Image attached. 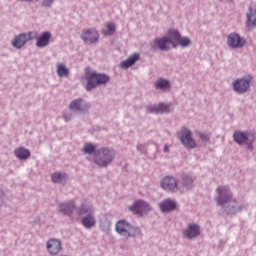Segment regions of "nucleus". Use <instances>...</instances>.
Returning a JSON list of instances; mask_svg holds the SVG:
<instances>
[{
	"label": "nucleus",
	"instance_id": "nucleus-1",
	"mask_svg": "<svg viewBox=\"0 0 256 256\" xmlns=\"http://www.w3.org/2000/svg\"><path fill=\"white\" fill-rule=\"evenodd\" d=\"M189 47L191 45V39L189 37L181 36V33L177 29H169L167 31V36L161 38H155L150 42L151 51H171L177 49V46Z\"/></svg>",
	"mask_w": 256,
	"mask_h": 256
},
{
	"label": "nucleus",
	"instance_id": "nucleus-2",
	"mask_svg": "<svg viewBox=\"0 0 256 256\" xmlns=\"http://www.w3.org/2000/svg\"><path fill=\"white\" fill-rule=\"evenodd\" d=\"M215 193L214 201L218 207H222L226 215H236V213H240L245 207L241 201H237V199L233 198V192H231L229 186H218Z\"/></svg>",
	"mask_w": 256,
	"mask_h": 256
},
{
	"label": "nucleus",
	"instance_id": "nucleus-3",
	"mask_svg": "<svg viewBox=\"0 0 256 256\" xmlns=\"http://www.w3.org/2000/svg\"><path fill=\"white\" fill-rule=\"evenodd\" d=\"M115 231L120 237H124V239H135V237L141 235V228L139 226H133L127 220L117 221Z\"/></svg>",
	"mask_w": 256,
	"mask_h": 256
},
{
	"label": "nucleus",
	"instance_id": "nucleus-4",
	"mask_svg": "<svg viewBox=\"0 0 256 256\" xmlns=\"http://www.w3.org/2000/svg\"><path fill=\"white\" fill-rule=\"evenodd\" d=\"M115 159V150L109 147L98 148L95 152V157L93 158V162L97 167L104 169L105 167H109L113 160Z\"/></svg>",
	"mask_w": 256,
	"mask_h": 256
},
{
	"label": "nucleus",
	"instance_id": "nucleus-5",
	"mask_svg": "<svg viewBox=\"0 0 256 256\" xmlns=\"http://www.w3.org/2000/svg\"><path fill=\"white\" fill-rule=\"evenodd\" d=\"M251 83H253V76L245 75L240 78H236L232 82V90L236 95H245L251 91Z\"/></svg>",
	"mask_w": 256,
	"mask_h": 256
},
{
	"label": "nucleus",
	"instance_id": "nucleus-6",
	"mask_svg": "<svg viewBox=\"0 0 256 256\" xmlns=\"http://www.w3.org/2000/svg\"><path fill=\"white\" fill-rule=\"evenodd\" d=\"M109 75L103 73L92 72L86 77V91H93L99 85H107L109 83Z\"/></svg>",
	"mask_w": 256,
	"mask_h": 256
},
{
	"label": "nucleus",
	"instance_id": "nucleus-7",
	"mask_svg": "<svg viewBox=\"0 0 256 256\" xmlns=\"http://www.w3.org/2000/svg\"><path fill=\"white\" fill-rule=\"evenodd\" d=\"M37 38V32H27V33H21L16 36H14L13 40L11 41L12 47L14 49H23L24 45H27L29 41H33V39Z\"/></svg>",
	"mask_w": 256,
	"mask_h": 256
},
{
	"label": "nucleus",
	"instance_id": "nucleus-8",
	"mask_svg": "<svg viewBox=\"0 0 256 256\" xmlns=\"http://www.w3.org/2000/svg\"><path fill=\"white\" fill-rule=\"evenodd\" d=\"M177 137L186 149H195L197 147V143H195V140L191 137V130H189V128L183 127L177 133Z\"/></svg>",
	"mask_w": 256,
	"mask_h": 256
},
{
	"label": "nucleus",
	"instance_id": "nucleus-9",
	"mask_svg": "<svg viewBox=\"0 0 256 256\" xmlns=\"http://www.w3.org/2000/svg\"><path fill=\"white\" fill-rule=\"evenodd\" d=\"M129 211L133 213L134 215H138V217H143V215H147L151 209L150 203L145 202L144 200H136L133 205H131L129 208Z\"/></svg>",
	"mask_w": 256,
	"mask_h": 256
},
{
	"label": "nucleus",
	"instance_id": "nucleus-10",
	"mask_svg": "<svg viewBox=\"0 0 256 256\" xmlns=\"http://www.w3.org/2000/svg\"><path fill=\"white\" fill-rule=\"evenodd\" d=\"M226 43L230 49H243L247 45V40L241 37L237 32L228 34Z\"/></svg>",
	"mask_w": 256,
	"mask_h": 256
},
{
	"label": "nucleus",
	"instance_id": "nucleus-11",
	"mask_svg": "<svg viewBox=\"0 0 256 256\" xmlns=\"http://www.w3.org/2000/svg\"><path fill=\"white\" fill-rule=\"evenodd\" d=\"M160 187L167 193H177L179 191V182L173 176H165L161 179Z\"/></svg>",
	"mask_w": 256,
	"mask_h": 256
},
{
	"label": "nucleus",
	"instance_id": "nucleus-12",
	"mask_svg": "<svg viewBox=\"0 0 256 256\" xmlns=\"http://www.w3.org/2000/svg\"><path fill=\"white\" fill-rule=\"evenodd\" d=\"M46 251L51 256H58L63 252V241L57 238H49L46 241Z\"/></svg>",
	"mask_w": 256,
	"mask_h": 256
},
{
	"label": "nucleus",
	"instance_id": "nucleus-13",
	"mask_svg": "<svg viewBox=\"0 0 256 256\" xmlns=\"http://www.w3.org/2000/svg\"><path fill=\"white\" fill-rule=\"evenodd\" d=\"M184 239H197L201 235V226L197 223H189L182 231Z\"/></svg>",
	"mask_w": 256,
	"mask_h": 256
},
{
	"label": "nucleus",
	"instance_id": "nucleus-14",
	"mask_svg": "<svg viewBox=\"0 0 256 256\" xmlns=\"http://www.w3.org/2000/svg\"><path fill=\"white\" fill-rule=\"evenodd\" d=\"M90 107L89 103L82 98H77L69 104L70 111H74V113H87Z\"/></svg>",
	"mask_w": 256,
	"mask_h": 256
},
{
	"label": "nucleus",
	"instance_id": "nucleus-15",
	"mask_svg": "<svg viewBox=\"0 0 256 256\" xmlns=\"http://www.w3.org/2000/svg\"><path fill=\"white\" fill-rule=\"evenodd\" d=\"M253 136H255L253 132L236 130L233 133V141L237 143V145H245Z\"/></svg>",
	"mask_w": 256,
	"mask_h": 256
},
{
	"label": "nucleus",
	"instance_id": "nucleus-16",
	"mask_svg": "<svg viewBox=\"0 0 256 256\" xmlns=\"http://www.w3.org/2000/svg\"><path fill=\"white\" fill-rule=\"evenodd\" d=\"M81 39L82 41H84V43H87L88 45H93L94 43H97V41H99V32H97L95 28L84 30L81 35Z\"/></svg>",
	"mask_w": 256,
	"mask_h": 256
},
{
	"label": "nucleus",
	"instance_id": "nucleus-17",
	"mask_svg": "<svg viewBox=\"0 0 256 256\" xmlns=\"http://www.w3.org/2000/svg\"><path fill=\"white\" fill-rule=\"evenodd\" d=\"M76 205L74 201L62 202L58 205V212L65 217H73L76 212Z\"/></svg>",
	"mask_w": 256,
	"mask_h": 256
},
{
	"label": "nucleus",
	"instance_id": "nucleus-18",
	"mask_svg": "<svg viewBox=\"0 0 256 256\" xmlns=\"http://www.w3.org/2000/svg\"><path fill=\"white\" fill-rule=\"evenodd\" d=\"M158 207L162 213H171L177 209V202L171 198H166L159 203Z\"/></svg>",
	"mask_w": 256,
	"mask_h": 256
},
{
	"label": "nucleus",
	"instance_id": "nucleus-19",
	"mask_svg": "<svg viewBox=\"0 0 256 256\" xmlns=\"http://www.w3.org/2000/svg\"><path fill=\"white\" fill-rule=\"evenodd\" d=\"M76 215L78 217H85L95 213V208L89 203H82L79 207L76 206Z\"/></svg>",
	"mask_w": 256,
	"mask_h": 256
},
{
	"label": "nucleus",
	"instance_id": "nucleus-20",
	"mask_svg": "<svg viewBox=\"0 0 256 256\" xmlns=\"http://www.w3.org/2000/svg\"><path fill=\"white\" fill-rule=\"evenodd\" d=\"M36 47L43 48L49 45V41H51V32H42L40 36H37L36 32Z\"/></svg>",
	"mask_w": 256,
	"mask_h": 256
},
{
	"label": "nucleus",
	"instance_id": "nucleus-21",
	"mask_svg": "<svg viewBox=\"0 0 256 256\" xmlns=\"http://www.w3.org/2000/svg\"><path fill=\"white\" fill-rule=\"evenodd\" d=\"M246 17V26L248 29H253L256 26V10L250 7L246 13Z\"/></svg>",
	"mask_w": 256,
	"mask_h": 256
},
{
	"label": "nucleus",
	"instance_id": "nucleus-22",
	"mask_svg": "<svg viewBox=\"0 0 256 256\" xmlns=\"http://www.w3.org/2000/svg\"><path fill=\"white\" fill-rule=\"evenodd\" d=\"M14 155L20 161H25L31 157V152L25 147H19L14 150Z\"/></svg>",
	"mask_w": 256,
	"mask_h": 256
},
{
	"label": "nucleus",
	"instance_id": "nucleus-23",
	"mask_svg": "<svg viewBox=\"0 0 256 256\" xmlns=\"http://www.w3.org/2000/svg\"><path fill=\"white\" fill-rule=\"evenodd\" d=\"M96 220H95V215L94 214H88L81 219V225L85 229H93L95 226Z\"/></svg>",
	"mask_w": 256,
	"mask_h": 256
},
{
	"label": "nucleus",
	"instance_id": "nucleus-24",
	"mask_svg": "<svg viewBox=\"0 0 256 256\" xmlns=\"http://www.w3.org/2000/svg\"><path fill=\"white\" fill-rule=\"evenodd\" d=\"M138 59H139V53H135L129 56L126 60L122 61L120 63V66L122 69H129V67H132V65H135V63H137Z\"/></svg>",
	"mask_w": 256,
	"mask_h": 256
},
{
	"label": "nucleus",
	"instance_id": "nucleus-25",
	"mask_svg": "<svg viewBox=\"0 0 256 256\" xmlns=\"http://www.w3.org/2000/svg\"><path fill=\"white\" fill-rule=\"evenodd\" d=\"M155 89H160L161 91H165V89H169L171 87V82L167 79L159 78L154 83Z\"/></svg>",
	"mask_w": 256,
	"mask_h": 256
},
{
	"label": "nucleus",
	"instance_id": "nucleus-26",
	"mask_svg": "<svg viewBox=\"0 0 256 256\" xmlns=\"http://www.w3.org/2000/svg\"><path fill=\"white\" fill-rule=\"evenodd\" d=\"M51 179L53 183L63 184L67 181V174L56 172L51 175Z\"/></svg>",
	"mask_w": 256,
	"mask_h": 256
},
{
	"label": "nucleus",
	"instance_id": "nucleus-27",
	"mask_svg": "<svg viewBox=\"0 0 256 256\" xmlns=\"http://www.w3.org/2000/svg\"><path fill=\"white\" fill-rule=\"evenodd\" d=\"M56 69L58 77H67L69 75V69L64 64H57Z\"/></svg>",
	"mask_w": 256,
	"mask_h": 256
},
{
	"label": "nucleus",
	"instance_id": "nucleus-28",
	"mask_svg": "<svg viewBox=\"0 0 256 256\" xmlns=\"http://www.w3.org/2000/svg\"><path fill=\"white\" fill-rule=\"evenodd\" d=\"M84 155H94L97 153V149H95V145L92 143H86L82 149Z\"/></svg>",
	"mask_w": 256,
	"mask_h": 256
},
{
	"label": "nucleus",
	"instance_id": "nucleus-29",
	"mask_svg": "<svg viewBox=\"0 0 256 256\" xmlns=\"http://www.w3.org/2000/svg\"><path fill=\"white\" fill-rule=\"evenodd\" d=\"M193 177L190 175H184L182 177V185L185 189H192L193 188Z\"/></svg>",
	"mask_w": 256,
	"mask_h": 256
},
{
	"label": "nucleus",
	"instance_id": "nucleus-30",
	"mask_svg": "<svg viewBox=\"0 0 256 256\" xmlns=\"http://www.w3.org/2000/svg\"><path fill=\"white\" fill-rule=\"evenodd\" d=\"M116 31L115 23L107 22L106 30H102L103 35H113Z\"/></svg>",
	"mask_w": 256,
	"mask_h": 256
},
{
	"label": "nucleus",
	"instance_id": "nucleus-31",
	"mask_svg": "<svg viewBox=\"0 0 256 256\" xmlns=\"http://www.w3.org/2000/svg\"><path fill=\"white\" fill-rule=\"evenodd\" d=\"M163 113H171V104L159 103L158 104V115Z\"/></svg>",
	"mask_w": 256,
	"mask_h": 256
},
{
	"label": "nucleus",
	"instance_id": "nucleus-32",
	"mask_svg": "<svg viewBox=\"0 0 256 256\" xmlns=\"http://www.w3.org/2000/svg\"><path fill=\"white\" fill-rule=\"evenodd\" d=\"M146 113L159 115L158 104H149L148 106H146Z\"/></svg>",
	"mask_w": 256,
	"mask_h": 256
},
{
	"label": "nucleus",
	"instance_id": "nucleus-33",
	"mask_svg": "<svg viewBox=\"0 0 256 256\" xmlns=\"http://www.w3.org/2000/svg\"><path fill=\"white\" fill-rule=\"evenodd\" d=\"M197 135H198L200 141H202V143H208V141L211 139L209 134H207V133L197 132Z\"/></svg>",
	"mask_w": 256,
	"mask_h": 256
},
{
	"label": "nucleus",
	"instance_id": "nucleus-34",
	"mask_svg": "<svg viewBox=\"0 0 256 256\" xmlns=\"http://www.w3.org/2000/svg\"><path fill=\"white\" fill-rule=\"evenodd\" d=\"M253 143H255V135L251 138L250 141H247L244 143V145H246V149H248V151H253Z\"/></svg>",
	"mask_w": 256,
	"mask_h": 256
},
{
	"label": "nucleus",
	"instance_id": "nucleus-35",
	"mask_svg": "<svg viewBox=\"0 0 256 256\" xmlns=\"http://www.w3.org/2000/svg\"><path fill=\"white\" fill-rule=\"evenodd\" d=\"M55 3V0H43L41 2V7H51Z\"/></svg>",
	"mask_w": 256,
	"mask_h": 256
},
{
	"label": "nucleus",
	"instance_id": "nucleus-36",
	"mask_svg": "<svg viewBox=\"0 0 256 256\" xmlns=\"http://www.w3.org/2000/svg\"><path fill=\"white\" fill-rule=\"evenodd\" d=\"M71 114H64L63 115V119L66 121V122H69V121H71Z\"/></svg>",
	"mask_w": 256,
	"mask_h": 256
},
{
	"label": "nucleus",
	"instance_id": "nucleus-37",
	"mask_svg": "<svg viewBox=\"0 0 256 256\" xmlns=\"http://www.w3.org/2000/svg\"><path fill=\"white\" fill-rule=\"evenodd\" d=\"M3 207V191L0 190V208Z\"/></svg>",
	"mask_w": 256,
	"mask_h": 256
},
{
	"label": "nucleus",
	"instance_id": "nucleus-38",
	"mask_svg": "<svg viewBox=\"0 0 256 256\" xmlns=\"http://www.w3.org/2000/svg\"><path fill=\"white\" fill-rule=\"evenodd\" d=\"M137 151H143V144H138L136 146Z\"/></svg>",
	"mask_w": 256,
	"mask_h": 256
},
{
	"label": "nucleus",
	"instance_id": "nucleus-39",
	"mask_svg": "<svg viewBox=\"0 0 256 256\" xmlns=\"http://www.w3.org/2000/svg\"><path fill=\"white\" fill-rule=\"evenodd\" d=\"M164 153H169V147L167 146H164V149H163Z\"/></svg>",
	"mask_w": 256,
	"mask_h": 256
}]
</instances>
